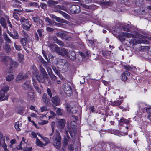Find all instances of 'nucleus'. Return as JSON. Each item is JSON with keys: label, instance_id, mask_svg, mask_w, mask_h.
<instances>
[{"label": "nucleus", "instance_id": "nucleus-1", "mask_svg": "<svg viewBox=\"0 0 151 151\" xmlns=\"http://www.w3.org/2000/svg\"><path fill=\"white\" fill-rule=\"evenodd\" d=\"M129 42L130 45H132L133 49L136 51L146 50L150 48L148 46H140V45H137V44H139V43H144V40L132 38Z\"/></svg>", "mask_w": 151, "mask_h": 151}, {"label": "nucleus", "instance_id": "nucleus-2", "mask_svg": "<svg viewBox=\"0 0 151 151\" xmlns=\"http://www.w3.org/2000/svg\"><path fill=\"white\" fill-rule=\"evenodd\" d=\"M68 129L67 130L65 131V133L66 134V136L64 137V138L63 144L64 146H67L68 144V142L70 141V139L68 135V132H69L72 138L73 139V141L75 139L76 137V131L74 130L72 131L71 129H73L71 127L68 126Z\"/></svg>", "mask_w": 151, "mask_h": 151}, {"label": "nucleus", "instance_id": "nucleus-3", "mask_svg": "<svg viewBox=\"0 0 151 151\" xmlns=\"http://www.w3.org/2000/svg\"><path fill=\"white\" fill-rule=\"evenodd\" d=\"M61 136L58 132L57 133L56 137L54 138L53 140V145L56 148L59 149L60 147L61 144Z\"/></svg>", "mask_w": 151, "mask_h": 151}, {"label": "nucleus", "instance_id": "nucleus-4", "mask_svg": "<svg viewBox=\"0 0 151 151\" xmlns=\"http://www.w3.org/2000/svg\"><path fill=\"white\" fill-rule=\"evenodd\" d=\"M113 35L116 37H118L119 39L121 41H124L125 40V37H134V35L127 32H122L121 34L118 35L116 34H114L113 33Z\"/></svg>", "mask_w": 151, "mask_h": 151}, {"label": "nucleus", "instance_id": "nucleus-5", "mask_svg": "<svg viewBox=\"0 0 151 151\" xmlns=\"http://www.w3.org/2000/svg\"><path fill=\"white\" fill-rule=\"evenodd\" d=\"M55 50L56 53L62 56L65 55L68 56V50L65 48L58 47H55Z\"/></svg>", "mask_w": 151, "mask_h": 151}, {"label": "nucleus", "instance_id": "nucleus-6", "mask_svg": "<svg viewBox=\"0 0 151 151\" xmlns=\"http://www.w3.org/2000/svg\"><path fill=\"white\" fill-rule=\"evenodd\" d=\"M63 89L68 96H70L72 93L71 86L68 83H65L64 84Z\"/></svg>", "mask_w": 151, "mask_h": 151}, {"label": "nucleus", "instance_id": "nucleus-7", "mask_svg": "<svg viewBox=\"0 0 151 151\" xmlns=\"http://www.w3.org/2000/svg\"><path fill=\"white\" fill-rule=\"evenodd\" d=\"M69 9L73 14H78L80 12L81 10L80 6L76 5L71 6L69 8Z\"/></svg>", "mask_w": 151, "mask_h": 151}, {"label": "nucleus", "instance_id": "nucleus-8", "mask_svg": "<svg viewBox=\"0 0 151 151\" xmlns=\"http://www.w3.org/2000/svg\"><path fill=\"white\" fill-rule=\"evenodd\" d=\"M58 128L62 132L65 124L66 121L65 119H63L59 120L58 121Z\"/></svg>", "mask_w": 151, "mask_h": 151}, {"label": "nucleus", "instance_id": "nucleus-9", "mask_svg": "<svg viewBox=\"0 0 151 151\" xmlns=\"http://www.w3.org/2000/svg\"><path fill=\"white\" fill-rule=\"evenodd\" d=\"M1 58L7 66L9 65H11L12 60L8 56H1Z\"/></svg>", "mask_w": 151, "mask_h": 151}, {"label": "nucleus", "instance_id": "nucleus-10", "mask_svg": "<svg viewBox=\"0 0 151 151\" xmlns=\"http://www.w3.org/2000/svg\"><path fill=\"white\" fill-rule=\"evenodd\" d=\"M28 78V75L27 74L23 75L22 73H19L16 78V81L17 82H21L23 80H25Z\"/></svg>", "mask_w": 151, "mask_h": 151}, {"label": "nucleus", "instance_id": "nucleus-11", "mask_svg": "<svg viewBox=\"0 0 151 151\" xmlns=\"http://www.w3.org/2000/svg\"><path fill=\"white\" fill-rule=\"evenodd\" d=\"M56 35L57 37H60L62 39L70 40L71 39L70 37L65 34L61 32H57L56 33Z\"/></svg>", "mask_w": 151, "mask_h": 151}, {"label": "nucleus", "instance_id": "nucleus-12", "mask_svg": "<svg viewBox=\"0 0 151 151\" xmlns=\"http://www.w3.org/2000/svg\"><path fill=\"white\" fill-rule=\"evenodd\" d=\"M54 8L55 10V12L59 13V11H62L60 10H63L68 12V10L67 9L66 7L62 5H57L54 6Z\"/></svg>", "mask_w": 151, "mask_h": 151}, {"label": "nucleus", "instance_id": "nucleus-13", "mask_svg": "<svg viewBox=\"0 0 151 151\" xmlns=\"http://www.w3.org/2000/svg\"><path fill=\"white\" fill-rule=\"evenodd\" d=\"M51 101L53 104L57 106L60 104V99L58 96H56L52 98Z\"/></svg>", "mask_w": 151, "mask_h": 151}, {"label": "nucleus", "instance_id": "nucleus-14", "mask_svg": "<svg viewBox=\"0 0 151 151\" xmlns=\"http://www.w3.org/2000/svg\"><path fill=\"white\" fill-rule=\"evenodd\" d=\"M39 70L42 74L43 78L49 80L47 73L45 69L42 66H40Z\"/></svg>", "mask_w": 151, "mask_h": 151}, {"label": "nucleus", "instance_id": "nucleus-15", "mask_svg": "<svg viewBox=\"0 0 151 151\" xmlns=\"http://www.w3.org/2000/svg\"><path fill=\"white\" fill-rule=\"evenodd\" d=\"M22 88L24 90H32L33 88L28 83L25 82L22 85Z\"/></svg>", "mask_w": 151, "mask_h": 151}, {"label": "nucleus", "instance_id": "nucleus-16", "mask_svg": "<svg viewBox=\"0 0 151 151\" xmlns=\"http://www.w3.org/2000/svg\"><path fill=\"white\" fill-rule=\"evenodd\" d=\"M68 56L73 61H74L76 58V53L74 51H70Z\"/></svg>", "mask_w": 151, "mask_h": 151}, {"label": "nucleus", "instance_id": "nucleus-17", "mask_svg": "<svg viewBox=\"0 0 151 151\" xmlns=\"http://www.w3.org/2000/svg\"><path fill=\"white\" fill-rule=\"evenodd\" d=\"M7 33L9 35L14 39H17L18 38V34L17 32L15 30H14L13 33L14 34V35H13V34H12L11 32L9 31Z\"/></svg>", "mask_w": 151, "mask_h": 151}, {"label": "nucleus", "instance_id": "nucleus-18", "mask_svg": "<svg viewBox=\"0 0 151 151\" xmlns=\"http://www.w3.org/2000/svg\"><path fill=\"white\" fill-rule=\"evenodd\" d=\"M33 84L34 86L35 89L39 93H40L41 90L40 88L38 87V86L37 84V82L34 80V79H32Z\"/></svg>", "mask_w": 151, "mask_h": 151}, {"label": "nucleus", "instance_id": "nucleus-19", "mask_svg": "<svg viewBox=\"0 0 151 151\" xmlns=\"http://www.w3.org/2000/svg\"><path fill=\"white\" fill-rule=\"evenodd\" d=\"M42 99L43 102L46 104H47L50 101V99L47 97V94L44 93L42 96Z\"/></svg>", "mask_w": 151, "mask_h": 151}, {"label": "nucleus", "instance_id": "nucleus-20", "mask_svg": "<svg viewBox=\"0 0 151 151\" xmlns=\"http://www.w3.org/2000/svg\"><path fill=\"white\" fill-rule=\"evenodd\" d=\"M9 88V87L8 86L6 85L4 86L3 88L1 90V93L3 94L4 96H5V93L7 92Z\"/></svg>", "mask_w": 151, "mask_h": 151}, {"label": "nucleus", "instance_id": "nucleus-21", "mask_svg": "<svg viewBox=\"0 0 151 151\" xmlns=\"http://www.w3.org/2000/svg\"><path fill=\"white\" fill-rule=\"evenodd\" d=\"M10 46L9 44L5 42L4 48V50L5 52L7 53L10 52L11 51Z\"/></svg>", "mask_w": 151, "mask_h": 151}, {"label": "nucleus", "instance_id": "nucleus-22", "mask_svg": "<svg viewBox=\"0 0 151 151\" xmlns=\"http://www.w3.org/2000/svg\"><path fill=\"white\" fill-rule=\"evenodd\" d=\"M0 23L1 25L4 28H5L6 26V23L5 21V19L4 17H1L0 18Z\"/></svg>", "mask_w": 151, "mask_h": 151}, {"label": "nucleus", "instance_id": "nucleus-23", "mask_svg": "<svg viewBox=\"0 0 151 151\" xmlns=\"http://www.w3.org/2000/svg\"><path fill=\"white\" fill-rule=\"evenodd\" d=\"M123 123L126 124H128L130 123V122L129 120L122 117L119 121V123L121 124V123Z\"/></svg>", "mask_w": 151, "mask_h": 151}, {"label": "nucleus", "instance_id": "nucleus-24", "mask_svg": "<svg viewBox=\"0 0 151 151\" xmlns=\"http://www.w3.org/2000/svg\"><path fill=\"white\" fill-rule=\"evenodd\" d=\"M68 151H77V147L74 146V145H70L69 146Z\"/></svg>", "mask_w": 151, "mask_h": 151}, {"label": "nucleus", "instance_id": "nucleus-25", "mask_svg": "<svg viewBox=\"0 0 151 151\" xmlns=\"http://www.w3.org/2000/svg\"><path fill=\"white\" fill-rule=\"evenodd\" d=\"M18 61L20 63H22L24 59V57L22 54L21 53H18Z\"/></svg>", "mask_w": 151, "mask_h": 151}, {"label": "nucleus", "instance_id": "nucleus-26", "mask_svg": "<svg viewBox=\"0 0 151 151\" xmlns=\"http://www.w3.org/2000/svg\"><path fill=\"white\" fill-rule=\"evenodd\" d=\"M66 107L67 109V110L69 113H72L73 114L76 113V112H73L72 110V109L73 108V107L71 108L70 105L68 104H65Z\"/></svg>", "mask_w": 151, "mask_h": 151}, {"label": "nucleus", "instance_id": "nucleus-27", "mask_svg": "<svg viewBox=\"0 0 151 151\" xmlns=\"http://www.w3.org/2000/svg\"><path fill=\"white\" fill-rule=\"evenodd\" d=\"M69 63L67 61L62 66V70L64 72L67 71L68 69Z\"/></svg>", "mask_w": 151, "mask_h": 151}, {"label": "nucleus", "instance_id": "nucleus-28", "mask_svg": "<svg viewBox=\"0 0 151 151\" xmlns=\"http://www.w3.org/2000/svg\"><path fill=\"white\" fill-rule=\"evenodd\" d=\"M36 144L37 146H39L41 147H42L43 146H45L46 145V144H43L42 142H41L37 138L36 139Z\"/></svg>", "mask_w": 151, "mask_h": 151}, {"label": "nucleus", "instance_id": "nucleus-29", "mask_svg": "<svg viewBox=\"0 0 151 151\" xmlns=\"http://www.w3.org/2000/svg\"><path fill=\"white\" fill-rule=\"evenodd\" d=\"M55 20L58 22L60 23H63L65 24H68V22L67 21L58 17H57Z\"/></svg>", "mask_w": 151, "mask_h": 151}, {"label": "nucleus", "instance_id": "nucleus-30", "mask_svg": "<svg viewBox=\"0 0 151 151\" xmlns=\"http://www.w3.org/2000/svg\"><path fill=\"white\" fill-rule=\"evenodd\" d=\"M28 99H30L32 102L35 101L34 95L33 93L30 94L28 93Z\"/></svg>", "mask_w": 151, "mask_h": 151}, {"label": "nucleus", "instance_id": "nucleus-31", "mask_svg": "<svg viewBox=\"0 0 151 151\" xmlns=\"http://www.w3.org/2000/svg\"><path fill=\"white\" fill-rule=\"evenodd\" d=\"M67 61L65 60H60L58 61V65L63 66Z\"/></svg>", "mask_w": 151, "mask_h": 151}, {"label": "nucleus", "instance_id": "nucleus-32", "mask_svg": "<svg viewBox=\"0 0 151 151\" xmlns=\"http://www.w3.org/2000/svg\"><path fill=\"white\" fill-rule=\"evenodd\" d=\"M14 75L13 74H9L6 78L7 81H10L12 80L14 78Z\"/></svg>", "mask_w": 151, "mask_h": 151}, {"label": "nucleus", "instance_id": "nucleus-33", "mask_svg": "<svg viewBox=\"0 0 151 151\" xmlns=\"http://www.w3.org/2000/svg\"><path fill=\"white\" fill-rule=\"evenodd\" d=\"M20 124L21 125H22V123L19 124V122H16L15 124V128L17 131H19L20 130V129L19 128V127H20Z\"/></svg>", "mask_w": 151, "mask_h": 151}, {"label": "nucleus", "instance_id": "nucleus-34", "mask_svg": "<svg viewBox=\"0 0 151 151\" xmlns=\"http://www.w3.org/2000/svg\"><path fill=\"white\" fill-rule=\"evenodd\" d=\"M59 13L62 14L65 18L68 19H69L70 17V16L69 15L63 11H59Z\"/></svg>", "mask_w": 151, "mask_h": 151}, {"label": "nucleus", "instance_id": "nucleus-35", "mask_svg": "<svg viewBox=\"0 0 151 151\" xmlns=\"http://www.w3.org/2000/svg\"><path fill=\"white\" fill-rule=\"evenodd\" d=\"M58 3L57 1H55L53 0H49L48 1V4L50 6H52L55 4H57Z\"/></svg>", "mask_w": 151, "mask_h": 151}, {"label": "nucleus", "instance_id": "nucleus-36", "mask_svg": "<svg viewBox=\"0 0 151 151\" xmlns=\"http://www.w3.org/2000/svg\"><path fill=\"white\" fill-rule=\"evenodd\" d=\"M32 19H33L34 22L35 23H38V22H39L40 23V21H41V22H42V20L40 19L39 17H32Z\"/></svg>", "mask_w": 151, "mask_h": 151}, {"label": "nucleus", "instance_id": "nucleus-37", "mask_svg": "<svg viewBox=\"0 0 151 151\" xmlns=\"http://www.w3.org/2000/svg\"><path fill=\"white\" fill-rule=\"evenodd\" d=\"M8 99V96H4V95L3 94L1 93V92H0V100L1 101L4 100H7Z\"/></svg>", "mask_w": 151, "mask_h": 151}, {"label": "nucleus", "instance_id": "nucleus-38", "mask_svg": "<svg viewBox=\"0 0 151 151\" xmlns=\"http://www.w3.org/2000/svg\"><path fill=\"white\" fill-rule=\"evenodd\" d=\"M27 38H22L20 39V41L22 44L23 46H25L26 45V40Z\"/></svg>", "mask_w": 151, "mask_h": 151}, {"label": "nucleus", "instance_id": "nucleus-39", "mask_svg": "<svg viewBox=\"0 0 151 151\" xmlns=\"http://www.w3.org/2000/svg\"><path fill=\"white\" fill-rule=\"evenodd\" d=\"M111 53V51H102V55L105 57H107L108 55L110 54Z\"/></svg>", "mask_w": 151, "mask_h": 151}, {"label": "nucleus", "instance_id": "nucleus-40", "mask_svg": "<svg viewBox=\"0 0 151 151\" xmlns=\"http://www.w3.org/2000/svg\"><path fill=\"white\" fill-rule=\"evenodd\" d=\"M103 5L106 6V7H109V6H111L112 4L108 1H105L103 3Z\"/></svg>", "mask_w": 151, "mask_h": 151}, {"label": "nucleus", "instance_id": "nucleus-41", "mask_svg": "<svg viewBox=\"0 0 151 151\" xmlns=\"http://www.w3.org/2000/svg\"><path fill=\"white\" fill-rule=\"evenodd\" d=\"M52 68L53 71L55 72V73L58 76H59L60 75V72L56 68V67L55 66H52Z\"/></svg>", "mask_w": 151, "mask_h": 151}, {"label": "nucleus", "instance_id": "nucleus-42", "mask_svg": "<svg viewBox=\"0 0 151 151\" xmlns=\"http://www.w3.org/2000/svg\"><path fill=\"white\" fill-rule=\"evenodd\" d=\"M24 108L22 106L20 107L18 110H17V113L19 114L22 113L24 111Z\"/></svg>", "mask_w": 151, "mask_h": 151}, {"label": "nucleus", "instance_id": "nucleus-43", "mask_svg": "<svg viewBox=\"0 0 151 151\" xmlns=\"http://www.w3.org/2000/svg\"><path fill=\"white\" fill-rule=\"evenodd\" d=\"M4 38L5 40L9 43H11L12 42L10 39L8 37L7 35L6 34L4 35Z\"/></svg>", "mask_w": 151, "mask_h": 151}, {"label": "nucleus", "instance_id": "nucleus-44", "mask_svg": "<svg viewBox=\"0 0 151 151\" xmlns=\"http://www.w3.org/2000/svg\"><path fill=\"white\" fill-rule=\"evenodd\" d=\"M143 0H136L135 3L137 6H139L142 4Z\"/></svg>", "mask_w": 151, "mask_h": 151}, {"label": "nucleus", "instance_id": "nucleus-45", "mask_svg": "<svg viewBox=\"0 0 151 151\" xmlns=\"http://www.w3.org/2000/svg\"><path fill=\"white\" fill-rule=\"evenodd\" d=\"M49 75L52 80L55 81L57 80V77L54 75L53 73H51Z\"/></svg>", "mask_w": 151, "mask_h": 151}, {"label": "nucleus", "instance_id": "nucleus-46", "mask_svg": "<svg viewBox=\"0 0 151 151\" xmlns=\"http://www.w3.org/2000/svg\"><path fill=\"white\" fill-rule=\"evenodd\" d=\"M122 103L121 101L119 100L115 101L113 104V105L114 106H117L120 105Z\"/></svg>", "mask_w": 151, "mask_h": 151}, {"label": "nucleus", "instance_id": "nucleus-47", "mask_svg": "<svg viewBox=\"0 0 151 151\" xmlns=\"http://www.w3.org/2000/svg\"><path fill=\"white\" fill-rule=\"evenodd\" d=\"M48 73V75L50 74L51 73H53L51 68L50 67L47 66L45 67Z\"/></svg>", "mask_w": 151, "mask_h": 151}, {"label": "nucleus", "instance_id": "nucleus-48", "mask_svg": "<svg viewBox=\"0 0 151 151\" xmlns=\"http://www.w3.org/2000/svg\"><path fill=\"white\" fill-rule=\"evenodd\" d=\"M44 19L45 21L49 24V25H52V21L49 18L46 17Z\"/></svg>", "mask_w": 151, "mask_h": 151}, {"label": "nucleus", "instance_id": "nucleus-49", "mask_svg": "<svg viewBox=\"0 0 151 151\" xmlns=\"http://www.w3.org/2000/svg\"><path fill=\"white\" fill-rule=\"evenodd\" d=\"M11 65L12 66H14L15 67H17L18 66V62H14L12 60V61L11 63Z\"/></svg>", "mask_w": 151, "mask_h": 151}, {"label": "nucleus", "instance_id": "nucleus-50", "mask_svg": "<svg viewBox=\"0 0 151 151\" xmlns=\"http://www.w3.org/2000/svg\"><path fill=\"white\" fill-rule=\"evenodd\" d=\"M77 116L74 115L71 116L70 118V121H74L76 122V121H77Z\"/></svg>", "mask_w": 151, "mask_h": 151}, {"label": "nucleus", "instance_id": "nucleus-51", "mask_svg": "<svg viewBox=\"0 0 151 151\" xmlns=\"http://www.w3.org/2000/svg\"><path fill=\"white\" fill-rule=\"evenodd\" d=\"M38 134L39 136H40L42 139L45 142V143L46 144L47 143H48L49 142V139L46 137H42L41 136H40V134Z\"/></svg>", "mask_w": 151, "mask_h": 151}, {"label": "nucleus", "instance_id": "nucleus-52", "mask_svg": "<svg viewBox=\"0 0 151 151\" xmlns=\"http://www.w3.org/2000/svg\"><path fill=\"white\" fill-rule=\"evenodd\" d=\"M121 79L123 81H125L127 79V76L123 73L121 75Z\"/></svg>", "mask_w": 151, "mask_h": 151}, {"label": "nucleus", "instance_id": "nucleus-53", "mask_svg": "<svg viewBox=\"0 0 151 151\" xmlns=\"http://www.w3.org/2000/svg\"><path fill=\"white\" fill-rule=\"evenodd\" d=\"M50 113L51 115L49 116V119L52 118H53L55 117L56 116V114H55V113L52 111H50Z\"/></svg>", "mask_w": 151, "mask_h": 151}, {"label": "nucleus", "instance_id": "nucleus-54", "mask_svg": "<svg viewBox=\"0 0 151 151\" xmlns=\"http://www.w3.org/2000/svg\"><path fill=\"white\" fill-rule=\"evenodd\" d=\"M81 1L83 3L88 4L91 3L92 0H81Z\"/></svg>", "mask_w": 151, "mask_h": 151}, {"label": "nucleus", "instance_id": "nucleus-55", "mask_svg": "<svg viewBox=\"0 0 151 151\" xmlns=\"http://www.w3.org/2000/svg\"><path fill=\"white\" fill-rule=\"evenodd\" d=\"M5 143L4 137H1L0 138V145H2V144Z\"/></svg>", "mask_w": 151, "mask_h": 151}, {"label": "nucleus", "instance_id": "nucleus-56", "mask_svg": "<svg viewBox=\"0 0 151 151\" xmlns=\"http://www.w3.org/2000/svg\"><path fill=\"white\" fill-rule=\"evenodd\" d=\"M43 31V30L42 29H39L37 30V31L40 37L42 36Z\"/></svg>", "mask_w": 151, "mask_h": 151}, {"label": "nucleus", "instance_id": "nucleus-57", "mask_svg": "<svg viewBox=\"0 0 151 151\" xmlns=\"http://www.w3.org/2000/svg\"><path fill=\"white\" fill-rule=\"evenodd\" d=\"M55 44H50L48 45V47L51 50H53V49H55V47H55Z\"/></svg>", "mask_w": 151, "mask_h": 151}, {"label": "nucleus", "instance_id": "nucleus-58", "mask_svg": "<svg viewBox=\"0 0 151 151\" xmlns=\"http://www.w3.org/2000/svg\"><path fill=\"white\" fill-rule=\"evenodd\" d=\"M40 6L42 8L45 9L47 7V4H46L41 3L40 4Z\"/></svg>", "mask_w": 151, "mask_h": 151}, {"label": "nucleus", "instance_id": "nucleus-59", "mask_svg": "<svg viewBox=\"0 0 151 151\" xmlns=\"http://www.w3.org/2000/svg\"><path fill=\"white\" fill-rule=\"evenodd\" d=\"M122 28L124 31H127V32H130V29L129 28L127 27H126V25L125 26L124 25V26H122Z\"/></svg>", "mask_w": 151, "mask_h": 151}, {"label": "nucleus", "instance_id": "nucleus-60", "mask_svg": "<svg viewBox=\"0 0 151 151\" xmlns=\"http://www.w3.org/2000/svg\"><path fill=\"white\" fill-rule=\"evenodd\" d=\"M14 47L17 50H21V46L16 45L15 43H14Z\"/></svg>", "mask_w": 151, "mask_h": 151}, {"label": "nucleus", "instance_id": "nucleus-61", "mask_svg": "<svg viewBox=\"0 0 151 151\" xmlns=\"http://www.w3.org/2000/svg\"><path fill=\"white\" fill-rule=\"evenodd\" d=\"M56 43L61 46H63L64 45V43L63 42L59 40Z\"/></svg>", "mask_w": 151, "mask_h": 151}, {"label": "nucleus", "instance_id": "nucleus-62", "mask_svg": "<svg viewBox=\"0 0 151 151\" xmlns=\"http://www.w3.org/2000/svg\"><path fill=\"white\" fill-rule=\"evenodd\" d=\"M29 5L30 6H37V4L36 2H30L29 3Z\"/></svg>", "mask_w": 151, "mask_h": 151}, {"label": "nucleus", "instance_id": "nucleus-63", "mask_svg": "<svg viewBox=\"0 0 151 151\" xmlns=\"http://www.w3.org/2000/svg\"><path fill=\"white\" fill-rule=\"evenodd\" d=\"M47 92L48 95H49L50 98L52 97V94L51 93V91L49 88H47Z\"/></svg>", "mask_w": 151, "mask_h": 151}, {"label": "nucleus", "instance_id": "nucleus-64", "mask_svg": "<svg viewBox=\"0 0 151 151\" xmlns=\"http://www.w3.org/2000/svg\"><path fill=\"white\" fill-rule=\"evenodd\" d=\"M56 114L58 115H61L62 113L60 109L58 108L56 111Z\"/></svg>", "mask_w": 151, "mask_h": 151}]
</instances>
